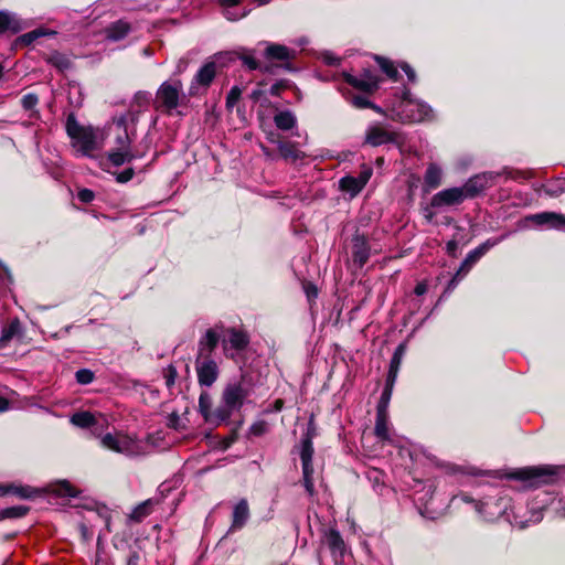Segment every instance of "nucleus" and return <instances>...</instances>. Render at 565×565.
Listing matches in <instances>:
<instances>
[{
	"label": "nucleus",
	"instance_id": "obj_1",
	"mask_svg": "<svg viewBox=\"0 0 565 565\" xmlns=\"http://www.w3.org/2000/svg\"><path fill=\"white\" fill-rule=\"evenodd\" d=\"M138 116L135 111H127L113 119L109 135L113 136V147L107 152V160L114 167H120L141 158V153L132 150V141L136 138Z\"/></svg>",
	"mask_w": 565,
	"mask_h": 565
},
{
	"label": "nucleus",
	"instance_id": "obj_2",
	"mask_svg": "<svg viewBox=\"0 0 565 565\" xmlns=\"http://www.w3.org/2000/svg\"><path fill=\"white\" fill-rule=\"evenodd\" d=\"M66 132L71 139V146L81 156L93 157V152L103 147V131L90 126H82L73 114L67 117Z\"/></svg>",
	"mask_w": 565,
	"mask_h": 565
},
{
	"label": "nucleus",
	"instance_id": "obj_3",
	"mask_svg": "<svg viewBox=\"0 0 565 565\" xmlns=\"http://www.w3.org/2000/svg\"><path fill=\"white\" fill-rule=\"evenodd\" d=\"M393 118L402 122H422L434 118L433 108L426 103L412 98L408 90L392 106Z\"/></svg>",
	"mask_w": 565,
	"mask_h": 565
},
{
	"label": "nucleus",
	"instance_id": "obj_4",
	"mask_svg": "<svg viewBox=\"0 0 565 565\" xmlns=\"http://www.w3.org/2000/svg\"><path fill=\"white\" fill-rule=\"evenodd\" d=\"M247 396L248 391L242 383H230L224 387L218 405L222 424L228 423L231 416L243 407Z\"/></svg>",
	"mask_w": 565,
	"mask_h": 565
},
{
	"label": "nucleus",
	"instance_id": "obj_5",
	"mask_svg": "<svg viewBox=\"0 0 565 565\" xmlns=\"http://www.w3.org/2000/svg\"><path fill=\"white\" fill-rule=\"evenodd\" d=\"M100 445L108 450L127 457H137L146 454V445L141 440L124 433L105 434L100 438Z\"/></svg>",
	"mask_w": 565,
	"mask_h": 565
},
{
	"label": "nucleus",
	"instance_id": "obj_6",
	"mask_svg": "<svg viewBox=\"0 0 565 565\" xmlns=\"http://www.w3.org/2000/svg\"><path fill=\"white\" fill-rule=\"evenodd\" d=\"M556 476V470L551 466H536L520 468L509 473L510 479L520 480L526 488H537L546 484Z\"/></svg>",
	"mask_w": 565,
	"mask_h": 565
},
{
	"label": "nucleus",
	"instance_id": "obj_7",
	"mask_svg": "<svg viewBox=\"0 0 565 565\" xmlns=\"http://www.w3.org/2000/svg\"><path fill=\"white\" fill-rule=\"evenodd\" d=\"M299 455L302 465V479L303 487L309 495L315 494V483H313V466H312V457H313V445L311 440V436L309 433L305 437H302L300 441Z\"/></svg>",
	"mask_w": 565,
	"mask_h": 565
},
{
	"label": "nucleus",
	"instance_id": "obj_8",
	"mask_svg": "<svg viewBox=\"0 0 565 565\" xmlns=\"http://www.w3.org/2000/svg\"><path fill=\"white\" fill-rule=\"evenodd\" d=\"M510 500L505 497H487L475 504L476 511L486 521H494L507 513Z\"/></svg>",
	"mask_w": 565,
	"mask_h": 565
},
{
	"label": "nucleus",
	"instance_id": "obj_9",
	"mask_svg": "<svg viewBox=\"0 0 565 565\" xmlns=\"http://www.w3.org/2000/svg\"><path fill=\"white\" fill-rule=\"evenodd\" d=\"M182 94V83L180 81L163 82L157 90L158 107L171 113L179 106Z\"/></svg>",
	"mask_w": 565,
	"mask_h": 565
},
{
	"label": "nucleus",
	"instance_id": "obj_10",
	"mask_svg": "<svg viewBox=\"0 0 565 565\" xmlns=\"http://www.w3.org/2000/svg\"><path fill=\"white\" fill-rule=\"evenodd\" d=\"M494 243L490 241L481 244L473 250L469 252L466 258L463 259L460 268L457 270L455 276L448 284L447 291H451L456 288L457 284L461 280V278L470 270V268L492 247Z\"/></svg>",
	"mask_w": 565,
	"mask_h": 565
},
{
	"label": "nucleus",
	"instance_id": "obj_11",
	"mask_svg": "<svg viewBox=\"0 0 565 565\" xmlns=\"http://www.w3.org/2000/svg\"><path fill=\"white\" fill-rule=\"evenodd\" d=\"M365 143L379 147L387 143H398L399 135L381 125H371L365 131Z\"/></svg>",
	"mask_w": 565,
	"mask_h": 565
},
{
	"label": "nucleus",
	"instance_id": "obj_12",
	"mask_svg": "<svg viewBox=\"0 0 565 565\" xmlns=\"http://www.w3.org/2000/svg\"><path fill=\"white\" fill-rule=\"evenodd\" d=\"M499 177V173L494 172H482L471 177L461 189L465 190V196L475 198L480 192L486 190L489 186H492L495 183V179Z\"/></svg>",
	"mask_w": 565,
	"mask_h": 565
},
{
	"label": "nucleus",
	"instance_id": "obj_13",
	"mask_svg": "<svg viewBox=\"0 0 565 565\" xmlns=\"http://www.w3.org/2000/svg\"><path fill=\"white\" fill-rule=\"evenodd\" d=\"M198 381L201 386H212L218 377V366L210 356H199L195 364Z\"/></svg>",
	"mask_w": 565,
	"mask_h": 565
},
{
	"label": "nucleus",
	"instance_id": "obj_14",
	"mask_svg": "<svg viewBox=\"0 0 565 565\" xmlns=\"http://www.w3.org/2000/svg\"><path fill=\"white\" fill-rule=\"evenodd\" d=\"M526 222H531L539 227L551 230H565V215L556 212H541L525 217Z\"/></svg>",
	"mask_w": 565,
	"mask_h": 565
},
{
	"label": "nucleus",
	"instance_id": "obj_15",
	"mask_svg": "<svg viewBox=\"0 0 565 565\" xmlns=\"http://www.w3.org/2000/svg\"><path fill=\"white\" fill-rule=\"evenodd\" d=\"M465 200V190H462L461 186H455L441 190L434 194L431 198V206L437 209L454 206L462 203Z\"/></svg>",
	"mask_w": 565,
	"mask_h": 565
},
{
	"label": "nucleus",
	"instance_id": "obj_16",
	"mask_svg": "<svg viewBox=\"0 0 565 565\" xmlns=\"http://www.w3.org/2000/svg\"><path fill=\"white\" fill-rule=\"evenodd\" d=\"M371 175H372V169L365 167V168H363V170L360 172V174L358 177H352V175L343 177L339 182L340 189L342 191L349 193L351 196H355L358 193H360L362 191V189L369 182Z\"/></svg>",
	"mask_w": 565,
	"mask_h": 565
},
{
	"label": "nucleus",
	"instance_id": "obj_17",
	"mask_svg": "<svg viewBox=\"0 0 565 565\" xmlns=\"http://www.w3.org/2000/svg\"><path fill=\"white\" fill-rule=\"evenodd\" d=\"M343 77L348 84L364 93H373L379 88V79L370 70H365L360 76L343 73Z\"/></svg>",
	"mask_w": 565,
	"mask_h": 565
},
{
	"label": "nucleus",
	"instance_id": "obj_18",
	"mask_svg": "<svg viewBox=\"0 0 565 565\" xmlns=\"http://www.w3.org/2000/svg\"><path fill=\"white\" fill-rule=\"evenodd\" d=\"M216 74V64L213 61L206 62L195 74L191 86L190 94L195 95L199 93L200 87L206 89L213 82Z\"/></svg>",
	"mask_w": 565,
	"mask_h": 565
},
{
	"label": "nucleus",
	"instance_id": "obj_19",
	"mask_svg": "<svg viewBox=\"0 0 565 565\" xmlns=\"http://www.w3.org/2000/svg\"><path fill=\"white\" fill-rule=\"evenodd\" d=\"M199 412L205 423L213 426L222 425V420L218 416V406L215 409H212V397L207 392H202L200 394Z\"/></svg>",
	"mask_w": 565,
	"mask_h": 565
},
{
	"label": "nucleus",
	"instance_id": "obj_20",
	"mask_svg": "<svg viewBox=\"0 0 565 565\" xmlns=\"http://www.w3.org/2000/svg\"><path fill=\"white\" fill-rule=\"evenodd\" d=\"M249 343L248 334L235 328L228 329L226 332V338L223 340V347L225 351L235 350L243 351L247 348Z\"/></svg>",
	"mask_w": 565,
	"mask_h": 565
},
{
	"label": "nucleus",
	"instance_id": "obj_21",
	"mask_svg": "<svg viewBox=\"0 0 565 565\" xmlns=\"http://www.w3.org/2000/svg\"><path fill=\"white\" fill-rule=\"evenodd\" d=\"M85 512L83 521L87 524L96 526L98 523H104L107 527L109 526L110 515L106 507L93 504L92 507H86Z\"/></svg>",
	"mask_w": 565,
	"mask_h": 565
},
{
	"label": "nucleus",
	"instance_id": "obj_22",
	"mask_svg": "<svg viewBox=\"0 0 565 565\" xmlns=\"http://www.w3.org/2000/svg\"><path fill=\"white\" fill-rule=\"evenodd\" d=\"M353 262L358 267H363L370 257V247L363 235H355L352 239Z\"/></svg>",
	"mask_w": 565,
	"mask_h": 565
},
{
	"label": "nucleus",
	"instance_id": "obj_23",
	"mask_svg": "<svg viewBox=\"0 0 565 565\" xmlns=\"http://www.w3.org/2000/svg\"><path fill=\"white\" fill-rule=\"evenodd\" d=\"M249 519V507L246 499H241L233 508L231 531L241 530Z\"/></svg>",
	"mask_w": 565,
	"mask_h": 565
},
{
	"label": "nucleus",
	"instance_id": "obj_24",
	"mask_svg": "<svg viewBox=\"0 0 565 565\" xmlns=\"http://www.w3.org/2000/svg\"><path fill=\"white\" fill-rule=\"evenodd\" d=\"M265 57L273 61H290L296 57V51L281 44L266 43Z\"/></svg>",
	"mask_w": 565,
	"mask_h": 565
},
{
	"label": "nucleus",
	"instance_id": "obj_25",
	"mask_svg": "<svg viewBox=\"0 0 565 565\" xmlns=\"http://www.w3.org/2000/svg\"><path fill=\"white\" fill-rule=\"evenodd\" d=\"M323 540L334 557L343 556L345 552V544L341 534L337 530H327L324 532Z\"/></svg>",
	"mask_w": 565,
	"mask_h": 565
},
{
	"label": "nucleus",
	"instance_id": "obj_26",
	"mask_svg": "<svg viewBox=\"0 0 565 565\" xmlns=\"http://www.w3.org/2000/svg\"><path fill=\"white\" fill-rule=\"evenodd\" d=\"M220 340V334L214 329H209L199 341V356H210L216 348Z\"/></svg>",
	"mask_w": 565,
	"mask_h": 565
},
{
	"label": "nucleus",
	"instance_id": "obj_27",
	"mask_svg": "<svg viewBox=\"0 0 565 565\" xmlns=\"http://www.w3.org/2000/svg\"><path fill=\"white\" fill-rule=\"evenodd\" d=\"M435 492V488L433 484H428L423 489L422 492L417 493L416 501L423 505V508L419 509L420 514L428 518H434V514L438 513V510L434 507H430V500L433 498V494Z\"/></svg>",
	"mask_w": 565,
	"mask_h": 565
},
{
	"label": "nucleus",
	"instance_id": "obj_28",
	"mask_svg": "<svg viewBox=\"0 0 565 565\" xmlns=\"http://www.w3.org/2000/svg\"><path fill=\"white\" fill-rule=\"evenodd\" d=\"M374 431L376 437L386 443H393V434L390 427L388 414L376 413Z\"/></svg>",
	"mask_w": 565,
	"mask_h": 565
},
{
	"label": "nucleus",
	"instance_id": "obj_29",
	"mask_svg": "<svg viewBox=\"0 0 565 565\" xmlns=\"http://www.w3.org/2000/svg\"><path fill=\"white\" fill-rule=\"evenodd\" d=\"M443 181V170L436 163H430L424 175V183L427 191L438 188Z\"/></svg>",
	"mask_w": 565,
	"mask_h": 565
},
{
	"label": "nucleus",
	"instance_id": "obj_30",
	"mask_svg": "<svg viewBox=\"0 0 565 565\" xmlns=\"http://www.w3.org/2000/svg\"><path fill=\"white\" fill-rule=\"evenodd\" d=\"M131 31L130 24L125 20H118L106 29V38L111 41H119Z\"/></svg>",
	"mask_w": 565,
	"mask_h": 565
},
{
	"label": "nucleus",
	"instance_id": "obj_31",
	"mask_svg": "<svg viewBox=\"0 0 565 565\" xmlns=\"http://www.w3.org/2000/svg\"><path fill=\"white\" fill-rule=\"evenodd\" d=\"M22 329L21 323L18 319H13L7 326L2 328L0 337V348L7 347V344L15 337L21 335Z\"/></svg>",
	"mask_w": 565,
	"mask_h": 565
},
{
	"label": "nucleus",
	"instance_id": "obj_32",
	"mask_svg": "<svg viewBox=\"0 0 565 565\" xmlns=\"http://www.w3.org/2000/svg\"><path fill=\"white\" fill-rule=\"evenodd\" d=\"M52 494L60 498H75L79 491L75 489L68 481L61 480L50 486Z\"/></svg>",
	"mask_w": 565,
	"mask_h": 565
},
{
	"label": "nucleus",
	"instance_id": "obj_33",
	"mask_svg": "<svg viewBox=\"0 0 565 565\" xmlns=\"http://www.w3.org/2000/svg\"><path fill=\"white\" fill-rule=\"evenodd\" d=\"M278 150L280 156L288 161L296 162L303 158V152H301L295 143L278 141L277 142Z\"/></svg>",
	"mask_w": 565,
	"mask_h": 565
},
{
	"label": "nucleus",
	"instance_id": "obj_34",
	"mask_svg": "<svg viewBox=\"0 0 565 565\" xmlns=\"http://www.w3.org/2000/svg\"><path fill=\"white\" fill-rule=\"evenodd\" d=\"M274 122L280 130H290L295 127L297 119L291 111L282 110L274 116Z\"/></svg>",
	"mask_w": 565,
	"mask_h": 565
},
{
	"label": "nucleus",
	"instance_id": "obj_35",
	"mask_svg": "<svg viewBox=\"0 0 565 565\" xmlns=\"http://www.w3.org/2000/svg\"><path fill=\"white\" fill-rule=\"evenodd\" d=\"M46 62L56 67L58 71L64 72L72 67L70 57L60 52H53L46 57Z\"/></svg>",
	"mask_w": 565,
	"mask_h": 565
},
{
	"label": "nucleus",
	"instance_id": "obj_36",
	"mask_svg": "<svg viewBox=\"0 0 565 565\" xmlns=\"http://www.w3.org/2000/svg\"><path fill=\"white\" fill-rule=\"evenodd\" d=\"M153 501L146 500L138 504L129 514V520L132 522H141L147 515L150 514Z\"/></svg>",
	"mask_w": 565,
	"mask_h": 565
},
{
	"label": "nucleus",
	"instance_id": "obj_37",
	"mask_svg": "<svg viewBox=\"0 0 565 565\" xmlns=\"http://www.w3.org/2000/svg\"><path fill=\"white\" fill-rule=\"evenodd\" d=\"M71 423L81 428H88L96 424V418L89 412H78L71 417Z\"/></svg>",
	"mask_w": 565,
	"mask_h": 565
},
{
	"label": "nucleus",
	"instance_id": "obj_38",
	"mask_svg": "<svg viewBox=\"0 0 565 565\" xmlns=\"http://www.w3.org/2000/svg\"><path fill=\"white\" fill-rule=\"evenodd\" d=\"M150 102V94L146 92H138L134 97L131 109L128 111H135L139 117V114L147 109Z\"/></svg>",
	"mask_w": 565,
	"mask_h": 565
},
{
	"label": "nucleus",
	"instance_id": "obj_39",
	"mask_svg": "<svg viewBox=\"0 0 565 565\" xmlns=\"http://www.w3.org/2000/svg\"><path fill=\"white\" fill-rule=\"evenodd\" d=\"M11 30L18 32L20 30L14 15L7 12H0V33Z\"/></svg>",
	"mask_w": 565,
	"mask_h": 565
},
{
	"label": "nucleus",
	"instance_id": "obj_40",
	"mask_svg": "<svg viewBox=\"0 0 565 565\" xmlns=\"http://www.w3.org/2000/svg\"><path fill=\"white\" fill-rule=\"evenodd\" d=\"M239 60L250 71L262 70L260 63L255 57V52L253 50H245L239 54Z\"/></svg>",
	"mask_w": 565,
	"mask_h": 565
},
{
	"label": "nucleus",
	"instance_id": "obj_41",
	"mask_svg": "<svg viewBox=\"0 0 565 565\" xmlns=\"http://www.w3.org/2000/svg\"><path fill=\"white\" fill-rule=\"evenodd\" d=\"M29 512V508L24 505L11 507L0 511V516L3 519H14L24 516Z\"/></svg>",
	"mask_w": 565,
	"mask_h": 565
},
{
	"label": "nucleus",
	"instance_id": "obj_42",
	"mask_svg": "<svg viewBox=\"0 0 565 565\" xmlns=\"http://www.w3.org/2000/svg\"><path fill=\"white\" fill-rule=\"evenodd\" d=\"M406 352V345L404 343H401L394 351V354L391 359L390 363V370L394 372L399 371V366L403 360V356Z\"/></svg>",
	"mask_w": 565,
	"mask_h": 565
},
{
	"label": "nucleus",
	"instance_id": "obj_43",
	"mask_svg": "<svg viewBox=\"0 0 565 565\" xmlns=\"http://www.w3.org/2000/svg\"><path fill=\"white\" fill-rule=\"evenodd\" d=\"M376 62L380 65L381 70L392 79L397 78V68L394 66V64L384 57L376 56Z\"/></svg>",
	"mask_w": 565,
	"mask_h": 565
},
{
	"label": "nucleus",
	"instance_id": "obj_44",
	"mask_svg": "<svg viewBox=\"0 0 565 565\" xmlns=\"http://www.w3.org/2000/svg\"><path fill=\"white\" fill-rule=\"evenodd\" d=\"M223 10L224 17L230 21H237L249 13V10L246 9L227 8Z\"/></svg>",
	"mask_w": 565,
	"mask_h": 565
},
{
	"label": "nucleus",
	"instance_id": "obj_45",
	"mask_svg": "<svg viewBox=\"0 0 565 565\" xmlns=\"http://www.w3.org/2000/svg\"><path fill=\"white\" fill-rule=\"evenodd\" d=\"M392 391L391 387H385L382 395H381V399L379 402V405H377V411L376 413H384V414H387V406H388V403H390V399H391V395H392Z\"/></svg>",
	"mask_w": 565,
	"mask_h": 565
},
{
	"label": "nucleus",
	"instance_id": "obj_46",
	"mask_svg": "<svg viewBox=\"0 0 565 565\" xmlns=\"http://www.w3.org/2000/svg\"><path fill=\"white\" fill-rule=\"evenodd\" d=\"M75 377L79 384L86 385L93 382L94 373L90 370L82 369L75 373Z\"/></svg>",
	"mask_w": 565,
	"mask_h": 565
},
{
	"label": "nucleus",
	"instance_id": "obj_47",
	"mask_svg": "<svg viewBox=\"0 0 565 565\" xmlns=\"http://www.w3.org/2000/svg\"><path fill=\"white\" fill-rule=\"evenodd\" d=\"M242 89L238 86H234L227 94L226 97V106L227 108H233L238 99L241 98Z\"/></svg>",
	"mask_w": 565,
	"mask_h": 565
},
{
	"label": "nucleus",
	"instance_id": "obj_48",
	"mask_svg": "<svg viewBox=\"0 0 565 565\" xmlns=\"http://www.w3.org/2000/svg\"><path fill=\"white\" fill-rule=\"evenodd\" d=\"M39 103V98L35 94L33 93H29V94H25L22 99H21V104H22V107L25 109V110H32L34 109V107L38 105Z\"/></svg>",
	"mask_w": 565,
	"mask_h": 565
},
{
	"label": "nucleus",
	"instance_id": "obj_49",
	"mask_svg": "<svg viewBox=\"0 0 565 565\" xmlns=\"http://www.w3.org/2000/svg\"><path fill=\"white\" fill-rule=\"evenodd\" d=\"M349 102L352 106H354L358 109H364L369 108L371 105V102L365 96L354 95L351 98H349Z\"/></svg>",
	"mask_w": 565,
	"mask_h": 565
},
{
	"label": "nucleus",
	"instance_id": "obj_50",
	"mask_svg": "<svg viewBox=\"0 0 565 565\" xmlns=\"http://www.w3.org/2000/svg\"><path fill=\"white\" fill-rule=\"evenodd\" d=\"M177 375H178L177 370L172 365H169L164 370V381H166V386L168 388H170V387H172L174 385Z\"/></svg>",
	"mask_w": 565,
	"mask_h": 565
},
{
	"label": "nucleus",
	"instance_id": "obj_51",
	"mask_svg": "<svg viewBox=\"0 0 565 565\" xmlns=\"http://www.w3.org/2000/svg\"><path fill=\"white\" fill-rule=\"evenodd\" d=\"M47 33L43 29H36L29 33L22 35V40L26 43H31L32 41L46 35Z\"/></svg>",
	"mask_w": 565,
	"mask_h": 565
},
{
	"label": "nucleus",
	"instance_id": "obj_52",
	"mask_svg": "<svg viewBox=\"0 0 565 565\" xmlns=\"http://www.w3.org/2000/svg\"><path fill=\"white\" fill-rule=\"evenodd\" d=\"M266 430H267V424L263 420L254 423L249 428V433L254 436H260V435L265 434Z\"/></svg>",
	"mask_w": 565,
	"mask_h": 565
},
{
	"label": "nucleus",
	"instance_id": "obj_53",
	"mask_svg": "<svg viewBox=\"0 0 565 565\" xmlns=\"http://www.w3.org/2000/svg\"><path fill=\"white\" fill-rule=\"evenodd\" d=\"M77 198L83 203H89V202H92L94 200L95 194L89 189H82V190L78 191Z\"/></svg>",
	"mask_w": 565,
	"mask_h": 565
},
{
	"label": "nucleus",
	"instance_id": "obj_54",
	"mask_svg": "<svg viewBox=\"0 0 565 565\" xmlns=\"http://www.w3.org/2000/svg\"><path fill=\"white\" fill-rule=\"evenodd\" d=\"M11 493L18 494L21 498L32 497L33 490L29 487H10Z\"/></svg>",
	"mask_w": 565,
	"mask_h": 565
},
{
	"label": "nucleus",
	"instance_id": "obj_55",
	"mask_svg": "<svg viewBox=\"0 0 565 565\" xmlns=\"http://www.w3.org/2000/svg\"><path fill=\"white\" fill-rule=\"evenodd\" d=\"M92 525L87 524L86 522H82L79 524V531H81V534H82V537L84 541H89L93 536V532H92Z\"/></svg>",
	"mask_w": 565,
	"mask_h": 565
},
{
	"label": "nucleus",
	"instance_id": "obj_56",
	"mask_svg": "<svg viewBox=\"0 0 565 565\" xmlns=\"http://www.w3.org/2000/svg\"><path fill=\"white\" fill-rule=\"evenodd\" d=\"M134 177V170L131 168L124 170L122 172L117 174V181L120 183L128 182Z\"/></svg>",
	"mask_w": 565,
	"mask_h": 565
},
{
	"label": "nucleus",
	"instance_id": "obj_57",
	"mask_svg": "<svg viewBox=\"0 0 565 565\" xmlns=\"http://www.w3.org/2000/svg\"><path fill=\"white\" fill-rule=\"evenodd\" d=\"M402 70L405 72V74L408 77V81L414 83L416 81V74L415 71L406 63H403L401 65Z\"/></svg>",
	"mask_w": 565,
	"mask_h": 565
},
{
	"label": "nucleus",
	"instance_id": "obj_58",
	"mask_svg": "<svg viewBox=\"0 0 565 565\" xmlns=\"http://www.w3.org/2000/svg\"><path fill=\"white\" fill-rule=\"evenodd\" d=\"M322 60L326 64L328 65H335L339 63V58L337 56H334L332 53L330 52H327L322 55Z\"/></svg>",
	"mask_w": 565,
	"mask_h": 565
},
{
	"label": "nucleus",
	"instance_id": "obj_59",
	"mask_svg": "<svg viewBox=\"0 0 565 565\" xmlns=\"http://www.w3.org/2000/svg\"><path fill=\"white\" fill-rule=\"evenodd\" d=\"M543 519V508L533 509L532 515L530 518V522L537 523Z\"/></svg>",
	"mask_w": 565,
	"mask_h": 565
},
{
	"label": "nucleus",
	"instance_id": "obj_60",
	"mask_svg": "<svg viewBox=\"0 0 565 565\" xmlns=\"http://www.w3.org/2000/svg\"><path fill=\"white\" fill-rule=\"evenodd\" d=\"M397 374H398V372H394V371L388 370L385 387H391V390H393V386H394V384L396 382V379H397Z\"/></svg>",
	"mask_w": 565,
	"mask_h": 565
},
{
	"label": "nucleus",
	"instance_id": "obj_61",
	"mask_svg": "<svg viewBox=\"0 0 565 565\" xmlns=\"http://www.w3.org/2000/svg\"><path fill=\"white\" fill-rule=\"evenodd\" d=\"M220 4L223 7V9L227 8H236L241 0H218Z\"/></svg>",
	"mask_w": 565,
	"mask_h": 565
},
{
	"label": "nucleus",
	"instance_id": "obj_62",
	"mask_svg": "<svg viewBox=\"0 0 565 565\" xmlns=\"http://www.w3.org/2000/svg\"><path fill=\"white\" fill-rule=\"evenodd\" d=\"M446 249L449 255L456 256L458 243L456 241H449L446 245Z\"/></svg>",
	"mask_w": 565,
	"mask_h": 565
},
{
	"label": "nucleus",
	"instance_id": "obj_63",
	"mask_svg": "<svg viewBox=\"0 0 565 565\" xmlns=\"http://www.w3.org/2000/svg\"><path fill=\"white\" fill-rule=\"evenodd\" d=\"M189 65V60L186 57H181L177 64V73H182L186 70Z\"/></svg>",
	"mask_w": 565,
	"mask_h": 565
},
{
	"label": "nucleus",
	"instance_id": "obj_64",
	"mask_svg": "<svg viewBox=\"0 0 565 565\" xmlns=\"http://www.w3.org/2000/svg\"><path fill=\"white\" fill-rule=\"evenodd\" d=\"M433 209H436L435 206H431V203L424 207V216L425 218L428 221V222H431L434 216H435V212L433 211Z\"/></svg>",
	"mask_w": 565,
	"mask_h": 565
}]
</instances>
